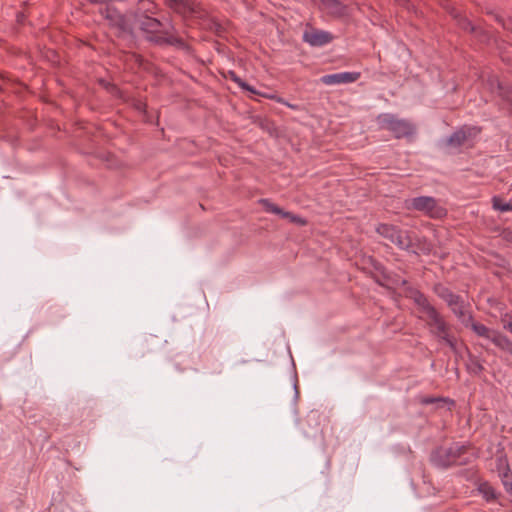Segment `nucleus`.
Returning a JSON list of instances; mask_svg holds the SVG:
<instances>
[{"mask_svg": "<svg viewBox=\"0 0 512 512\" xmlns=\"http://www.w3.org/2000/svg\"><path fill=\"white\" fill-rule=\"evenodd\" d=\"M323 9L327 10L333 15H342L345 10V6L338 0H319Z\"/></svg>", "mask_w": 512, "mask_h": 512, "instance_id": "nucleus-15", "label": "nucleus"}, {"mask_svg": "<svg viewBox=\"0 0 512 512\" xmlns=\"http://www.w3.org/2000/svg\"><path fill=\"white\" fill-rule=\"evenodd\" d=\"M408 210L422 212L430 218L439 219L447 214L445 208L439 205L438 201L430 196H419L405 201Z\"/></svg>", "mask_w": 512, "mask_h": 512, "instance_id": "nucleus-6", "label": "nucleus"}, {"mask_svg": "<svg viewBox=\"0 0 512 512\" xmlns=\"http://www.w3.org/2000/svg\"><path fill=\"white\" fill-rule=\"evenodd\" d=\"M495 468L498 472V475L502 474L505 471H509L510 466L507 459L506 454L503 452H498L495 456Z\"/></svg>", "mask_w": 512, "mask_h": 512, "instance_id": "nucleus-18", "label": "nucleus"}, {"mask_svg": "<svg viewBox=\"0 0 512 512\" xmlns=\"http://www.w3.org/2000/svg\"><path fill=\"white\" fill-rule=\"evenodd\" d=\"M303 40L311 46H323L331 42L332 35L329 32L312 28L304 32Z\"/></svg>", "mask_w": 512, "mask_h": 512, "instance_id": "nucleus-13", "label": "nucleus"}, {"mask_svg": "<svg viewBox=\"0 0 512 512\" xmlns=\"http://www.w3.org/2000/svg\"><path fill=\"white\" fill-rule=\"evenodd\" d=\"M501 97L512 105V86L503 87L502 85L498 86Z\"/></svg>", "mask_w": 512, "mask_h": 512, "instance_id": "nucleus-23", "label": "nucleus"}, {"mask_svg": "<svg viewBox=\"0 0 512 512\" xmlns=\"http://www.w3.org/2000/svg\"><path fill=\"white\" fill-rule=\"evenodd\" d=\"M466 369L470 374L478 376L484 371V366L477 356L469 353L468 360L466 362Z\"/></svg>", "mask_w": 512, "mask_h": 512, "instance_id": "nucleus-17", "label": "nucleus"}, {"mask_svg": "<svg viewBox=\"0 0 512 512\" xmlns=\"http://www.w3.org/2000/svg\"><path fill=\"white\" fill-rule=\"evenodd\" d=\"M134 21L140 30L147 34L146 39L157 45L182 43V40L172 35L167 36L163 23L158 19L147 16L145 14H135Z\"/></svg>", "mask_w": 512, "mask_h": 512, "instance_id": "nucleus-4", "label": "nucleus"}, {"mask_svg": "<svg viewBox=\"0 0 512 512\" xmlns=\"http://www.w3.org/2000/svg\"><path fill=\"white\" fill-rule=\"evenodd\" d=\"M373 267L379 273V275L382 276V278L384 280H388L387 271L381 263H379L377 261H373Z\"/></svg>", "mask_w": 512, "mask_h": 512, "instance_id": "nucleus-24", "label": "nucleus"}, {"mask_svg": "<svg viewBox=\"0 0 512 512\" xmlns=\"http://www.w3.org/2000/svg\"><path fill=\"white\" fill-rule=\"evenodd\" d=\"M510 112H511V114H512V105H511V108H510Z\"/></svg>", "mask_w": 512, "mask_h": 512, "instance_id": "nucleus-33", "label": "nucleus"}, {"mask_svg": "<svg viewBox=\"0 0 512 512\" xmlns=\"http://www.w3.org/2000/svg\"><path fill=\"white\" fill-rule=\"evenodd\" d=\"M480 133V129L475 126L464 125L453 134H451L445 141V144L452 148H459L464 145L468 140L476 137Z\"/></svg>", "mask_w": 512, "mask_h": 512, "instance_id": "nucleus-9", "label": "nucleus"}, {"mask_svg": "<svg viewBox=\"0 0 512 512\" xmlns=\"http://www.w3.org/2000/svg\"><path fill=\"white\" fill-rule=\"evenodd\" d=\"M501 322L503 324L504 329H506L512 333V317L509 316V314H505L501 318Z\"/></svg>", "mask_w": 512, "mask_h": 512, "instance_id": "nucleus-25", "label": "nucleus"}, {"mask_svg": "<svg viewBox=\"0 0 512 512\" xmlns=\"http://www.w3.org/2000/svg\"><path fill=\"white\" fill-rule=\"evenodd\" d=\"M399 5L406 7L407 9H410V2L409 0H397Z\"/></svg>", "mask_w": 512, "mask_h": 512, "instance_id": "nucleus-30", "label": "nucleus"}, {"mask_svg": "<svg viewBox=\"0 0 512 512\" xmlns=\"http://www.w3.org/2000/svg\"><path fill=\"white\" fill-rule=\"evenodd\" d=\"M377 124L380 129L391 132L396 139L411 137L416 130L413 123L391 113L380 114Z\"/></svg>", "mask_w": 512, "mask_h": 512, "instance_id": "nucleus-5", "label": "nucleus"}, {"mask_svg": "<svg viewBox=\"0 0 512 512\" xmlns=\"http://www.w3.org/2000/svg\"><path fill=\"white\" fill-rule=\"evenodd\" d=\"M106 18L110 21L111 26L117 29V36L120 38H134V30L131 21L127 16L117 11L108 12Z\"/></svg>", "mask_w": 512, "mask_h": 512, "instance_id": "nucleus-8", "label": "nucleus"}, {"mask_svg": "<svg viewBox=\"0 0 512 512\" xmlns=\"http://www.w3.org/2000/svg\"><path fill=\"white\" fill-rule=\"evenodd\" d=\"M407 297L413 300L418 311L423 314L419 319L424 320L431 336L445 343L453 352H457V339L451 333V325L444 316L430 303L427 296L416 288H409Z\"/></svg>", "mask_w": 512, "mask_h": 512, "instance_id": "nucleus-1", "label": "nucleus"}, {"mask_svg": "<svg viewBox=\"0 0 512 512\" xmlns=\"http://www.w3.org/2000/svg\"><path fill=\"white\" fill-rule=\"evenodd\" d=\"M133 57L136 59L137 62H141L142 61V58L140 55H137V54H133Z\"/></svg>", "mask_w": 512, "mask_h": 512, "instance_id": "nucleus-31", "label": "nucleus"}, {"mask_svg": "<svg viewBox=\"0 0 512 512\" xmlns=\"http://www.w3.org/2000/svg\"><path fill=\"white\" fill-rule=\"evenodd\" d=\"M469 450L468 445L460 443H453L449 447L440 446L431 452L430 461L434 466L442 469L467 465L473 459V455H469Z\"/></svg>", "mask_w": 512, "mask_h": 512, "instance_id": "nucleus-2", "label": "nucleus"}, {"mask_svg": "<svg viewBox=\"0 0 512 512\" xmlns=\"http://www.w3.org/2000/svg\"><path fill=\"white\" fill-rule=\"evenodd\" d=\"M433 292L447 304L457 320L468 328V323H471L473 318L471 304L442 283H436L433 286Z\"/></svg>", "mask_w": 512, "mask_h": 512, "instance_id": "nucleus-3", "label": "nucleus"}, {"mask_svg": "<svg viewBox=\"0 0 512 512\" xmlns=\"http://www.w3.org/2000/svg\"><path fill=\"white\" fill-rule=\"evenodd\" d=\"M229 76L232 81L237 83L244 90H247L253 94H258L257 91L252 86L244 82L235 72L229 71Z\"/></svg>", "mask_w": 512, "mask_h": 512, "instance_id": "nucleus-21", "label": "nucleus"}, {"mask_svg": "<svg viewBox=\"0 0 512 512\" xmlns=\"http://www.w3.org/2000/svg\"><path fill=\"white\" fill-rule=\"evenodd\" d=\"M306 423H307V424L309 423V420H308V419H300V420L298 421V425H299V427H300L301 432H302L305 436H308V434H309V433H308V432L306 431V429H305V424H306Z\"/></svg>", "mask_w": 512, "mask_h": 512, "instance_id": "nucleus-28", "label": "nucleus"}, {"mask_svg": "<svg viewBox=\"0 0 512 512\" xmlns=\"http://www.w3.org/2000/svg\"><path fill=\"white\" fill-rule=\"evenodd\" d=\"M359 72H341L328 74L321 77V82L325 85H335L342 83H353L360 78Z\"/></svg>", "mask_w": 512, "mask_h": 512, "instance_id": "nucleus-12", "label": "nucleus"}, {"mask_svg": "<svg viewBox=\"0 0 512 512\" xmlns=\"http://www.w3.org/2000/svg\"><path fill=\"white\" fill-rule=\"evenodd\" d=\"M507 493H509L510 496H512V487H510V490Z\"/></svg>", "mask_w": 512, "mask_h": 512, "instance_id": "nucleus-32", "label": "nucleus"}, {"mask_svg": "<svg viewBox=\"0 0 512 512\" xmlns=\"http://www.w3.org/2000/svg\"><path fill=\"white\" fill-rule=\"evenodd\" d=\"M444 399L442 398H434V397H423L421 399V403L424 404V405H428V404H433L435 402H438V401H443Z\"/></svg>", "mask_w": 512, "mask_h": 512, "instance_id": "nucleus-26", "label": "nucleus"}, {"mask_svg": "<svg viewBox=\"0 0 512 512\" xmlns=\"http://www.w3.org/2000/svg\"><path fill=\"white\" fill-rule=\"evenodd\" d=\"M166 5L182 16H190L201 12L200 3L196 0H166Z\"/></svg>", "mask_w": 512, "mask_h": 512, "instance_id": "nucleus-10", "label": "nucleus"}, {"mask_svg": "<svg viewBox=\"0 0 512 512\" xmlns=\"http://www.w3.org/2000/svg\"><path fill=\"white\" fill-rule=\"evenodd\" d=\"M460 25L461 27L464 29V30H469V31H473L474 30V27L473 25L471 24V22H469L468 20L466 19H462V21L460 22Z\"/></svg>", "mask_w": 512, "mask_h": 512, "instance_id": "nucleus-27", "label": "nucleus"}, {"mask_svg": "<svg viewBox=\"0 0 512 512\" xmlns=\"http://www.w3.org/2000/svg\"><path fill=\"white\" fill-rule=\"evenodd\" d=\"M493 208L501 212H507L512 210V201L506 202L501 197L495 196L492 199Z\"/></svg>", "mask_w": 512, "mask_h": 512, "instance_id": "nucleus-20", "label": "nucleus"}, {"mask_svg": "<svg viewBox=\"0 0 512 512\" xmlns=\"http://www.w3.org/2000/svg\"><path fill=\"white\" fill-rule=\"evenodd\" d=\"M259 203L265 209L266 212L277 214L282 218L288 219L291 223H295L301 226L306 225L307 221L291 212L284 211L282 208L272 203L269 199H260Z\"/></svg>", "mask_w": 512, "mask_h": 512, "instance_id": "nucleus-11", "label": "nucleus"}, {"mask_svg": "<svg viewBox=\"0 0 512 512\" xmlns=\"http://www.w3.org/2000/svg\"><path fill=\"white\" fill-rule=\"evenodd\" d=\"M478 490L487 501H494L497 499L496 490L488 482L481 483Z\"/></svg>", "mask_w": 512, "mask_h": 512, "instance_id": "nucleus-19", "label": "nucleus"}, {"mask_svg": "<svg viewBox=\"0 0 512 512\" xmlns=\"http://www.w3.org/2000/svg\"><path fill=\"white\" fill-rule=\"evenodd\" d=\"M373 278L377 284H379L380 286H384L383 281H385V280L382 278V276L375 275V276H373Z\"/></svg>", "mask_w": 512, "mask_h": 512, "instance_id": "nucleus-29", "label": "nucleus"}, {"mask_svg": "<svg viewBox=\"0 0 512 512\" xmlns=\"http://www.w3.org/2000/svg\"><path fill=\"white\" fill-rule=\"evenodd\" d=\"M492 343L502 351L512 355V341L506 335L497 331L495 337H493Z\"/></svg>", "mask_w": 512, "mask_h": 512, "instance_id": "nucleus-16", "label": "nucleus"}, {"mask_svg": "<svg viewBox=\"0 0 512 512\" xmlns=\"http://www.w3.org/2000/svg\"><path fill=\"white\" fill-rule=\"evenodd\" d=\"M468 327L479 337L485 338L492 342L493 337H495L497 330H493L488 328L482 323L475 322L474 317L472 318L471 323H468Z\"/></svg>", "mask_w": 512, "mask_h": 512, "instance_id": "nucleus-14", "label": "nucleus"}, {"mask_svg": "<svg viewBox=\"0 0 512 512\" xmlns=\"http://www.w3.org/2000/svg\"><path fill=\"white\" fill-rule=\"evenodd\" d=\"M501 478L502 484L505 487L506 492L510 490V487H512V471L509 469V471H505L502 474L499 475Z\"/></svg>", "mask_w": 512, "mask_h": 512, "instance_id": "nucleus-22", "label": "nucleus"}, {"mask_svg": "<svg viewBox=\"0 0 512 512\" xmlns=\"http://www.w3.org/2000/svg\"><path fill=\"white\" fill-rule=\"evenodd\" d=\"M376 231L383 238L395 244L402 250H410L413 247L412 239L408 232L391 224H379Z\"/></svg>", "mask_w": 512, "mask_h": 512, "instance_id": "nucleus-7", "label": "nucleus"}]
</instances>
